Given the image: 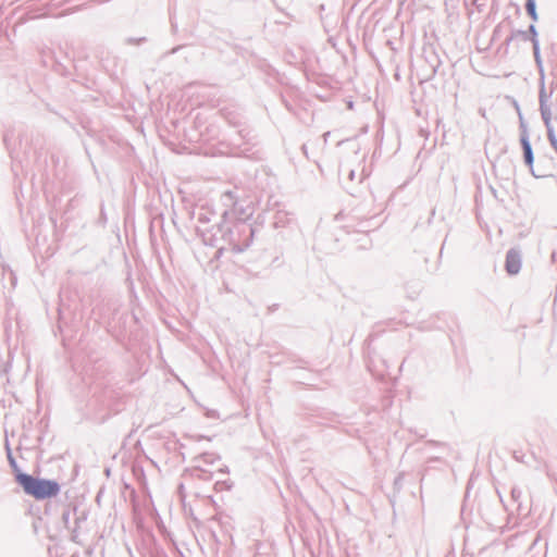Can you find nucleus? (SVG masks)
I'll list each match as a JSON object with an SVG mask.
<instances>
[{"label": "nucleus", "instance_id": "nucleus-3", "mask_svg": "<svg viewBox=\"0 0 557 557\" xmlns=\"http://www.w3.org/2000/svg\"><path fill=\"white\" fill-rule=\"evenodd\" d=\"M521 143H522V147H523L525 163L528 165H532L533 156H532L531 145L527 138H522Z\"/></svg>", "mask_w": 557, "mask_h": 557}, {"label": "nucleus", "instance_id": "nucleus-4", "mask_svg": "<svg viewBox=\"0 0 557 557\" xmlns=\"http://www.w3.org/2000/svg\"><path fill=\"white\" fill-rule=\"evenodd\" d=\"M525 9H527L528 14L531 16V18L535 21L537 18V15H536V11H535L534 0H528L527 4H525Z\"/></svg>", "mask_w": 557, "mask_h": 557}, {"label": "nucleus", "instance_id": "nucleus-2", "mask_svg": "<svg viewBox=\"0 0 557 557\" xmlns=\"http://www.w3.org/2000/svg\"><path fill=\"white\" fill-rule=\"evenodd\" d=\"M521 261L520 257L516 252H508L506 258V269L510 274H517L520 270Z\"/></svg>", "mask_w": 557, "mask_h": 557}, {"label": "nucleus", "instance_id": "nucleus-1", "mask_svg": "<svg viewBox=\"0 0 557 557\" xmlns=\"http://www.w3.org/2000/svg\"><path fill=\"white\" fill-rule=\"evenodd\" d=\"M15 480L26 494L36 499L51 498L60 492L59 484L52 480L37 479L20 471L16 472Z\"/></svg>", "mask_w": 557, "mask_h": 557}]
</instances>
